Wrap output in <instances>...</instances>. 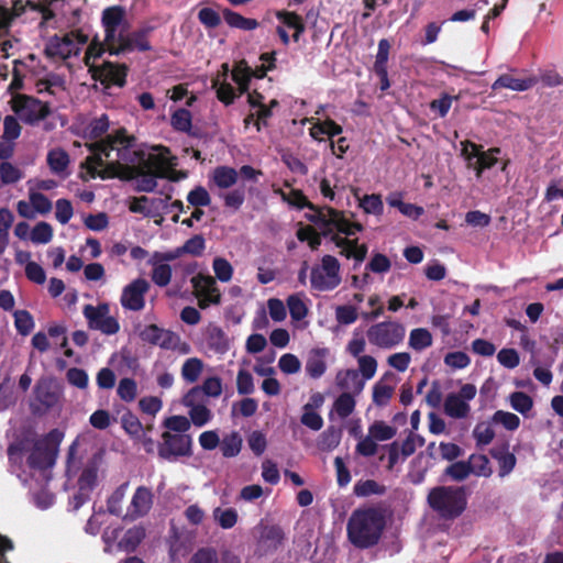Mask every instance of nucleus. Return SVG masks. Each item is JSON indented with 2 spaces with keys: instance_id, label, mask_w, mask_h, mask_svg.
Wrapping results in <instances>:
<instances>
[{
  "instance_id": "ea45409f",
  "label": "nucleus",
  "mask_w": 563,
  "mask_h": 563,
  "mask_svg": "<svg viewBox=\"0 0 563 563\" xmlns=\"http://www.w3.org/2000/svg\"><path fill=\"white\" fill-rule=\"evenodd\" d=\"M243 439L238 431H231L220 440V451L224 457H234L242 450Z\"/></svg>"
},
{
  "instance_id": "e433bc0d",
  "label": "nucleus",
  "mask_w": 563,
  "mask_h": 563,
  "mask_svg": "<svg viewBox=\"0 0 563 563\" xmlns=\"http://www.w3.org/2000/svg\"><path fill=\"white\" fill-rule=\"evenodd\" d=\"M47 164L53 174L60 177L68 175L69 156L64 150H51L47 154Z\"/></svg>"
},
{
  "instance_id": "39448f33",
  "label": "nucleus",
  "mask_w": 563,
  "mask_h": 563,
  "mask_svg": "<svg viewBox=\"0 0 563 563\" xmlns=\"http://www.w3.org/2000/svg\"><path fill=\"white\" fill-rule=\"evenodd\" d=\"M384 525V517L379 511L375 509L356 510L349 520V539L358 548L374 545L380 538Z\"/></svg>"
},
{
  "instance_id": "aec40b11",
  "label": "nucleus",
  "mask_w": 563,
  "mask_h": 563,
  "mask_svg": "<svg viewBox=\"0 0 563 563\" xmlns=\"http://www.w3.org/2000/svg\"><path fill=\"white\" fill-rule=\"evenodd\" d=\"M150 283L144 278H135L126 284L121 291L120 303L125 310L140 311L145 307V295Z\"/></svg>"
},
{
  "instance_id": "37998d69",
  "label": "nucleus",
  "mask_w": 563,
  "mask_h": 563,
  "mask_svg": "<svg viewBox=\"0 0 563 563\" xmlns=\"http://www.w3.org/2000/svg\"><path fill=\"white\" fill-rule=\"evenodd\" d=\"M433 338L426 328L412 329L409 333L408 345L415 351H422L431 346Z\"/></svg>"
},
{
  "instance_id": "4468645a",
  "label": "nucleus",
  "mask_w": 563,
  "mask_h": 563,
  "mask_svg": "<svg viewBox=\"0 0 563 563\" xmlns=\"http://www.w3.org/2000/svg\"><path fill=\"white\" fill-rule=\"evenodd\" d=\"M191 437L188 434L173 433L165 431L162 434V441L158 444L157 452L159 457L166 461H176L183 456L191 454Z\"/></svg>"
},
{
  "instance_id": "9d476101",
  "label": "nucleus",
  "mask_w": 563,
  "mask_h": 563,
  "mask_svg": "<svg viewBox=\"0 0 563 563\" xmlns=\"http://www.w3.org/2000/svg\"><path fill=\"white\" fill-rule=\"evenodd\" d=\"M430 506L444 518L459 516L465 508V498L461 490L440 487L429 494Z\"/></svg>"
},
{
  "instance_id": "3c124183",
  "label": "nucleus",
  "mask_w": 563,
  "mask_h": 563,
  "mask_svg": "<svg viewBox=\"0 0 563 563\" xmlns=\"http://www.w3.org/2000/svg\"><path fill=\"white\" fill-rule=\"evenodd\" d=\"M153 266L152 280L159 287L167 286L172 279V267L167 263L151 260Z\"/></svg>"
},
{
  "instance_id": "bb28decb",
  "label": "nucleus",
  "mask_w": 563,
  "mask_h": 563,
  "mask_svg": "<svg viewBox=\"0 0 563 563\" xmlns=\"http://www.w3.org/2000/svg\"><path fill=\"white\" fill-rule=\"evenodd\" d=\"M14 14V4L11 9L0 5V58H7L11 54L14 42L7 38Z\"/></svg>"
},
{
  "instance_id": "4c0bfd02",
  "label": "nucleus",
  "mask_w": 563,
  "mask_h": 563,
  "mask_svg": "<svg viewBox=\"0 0 563 563\" xmlns=\"http://www.w3.org/2000/svg\"><path fill=\"white\" fill-rule=\"evenodd\" d=\"M205 369V363L199 357H188L184 361L180 375L185 383L195 384L200 378Z\"/></svg>"
},
{
  "instance_id": "cd10ccee",
  "label": "nucleus",
  "mask_w": 563,
  "mask_h": 563,
  "mask_svg": "<svg viewBox=\"0 0 563 563\" xmlns=\"http://www.w3.org/2000/svg\"><path fill=\"white\" fill-rule=\"evenodd\" d=\"M500 154L501 151L498 147H492L487 151H482L479 158L476 159V165L473 169L477 179L482 178L483 173L486 169H489L495 165H500V170L506 172L509 161L500 157Z\"/></svg>"
},
{
  "instance_id": "f257e3e1",
  "label": "nucleus",
  "mask_w": 563,
  "mask_h": 563,
  "mask_svg": "<svg viewBox=\"0 0 563 563\" xmlns=\"http://www.w3.org/2000/svg\"><path fill=\"white\" fill-rule=\"evenodd\" d=\"M90 155L84 167L91 178H112L133 176L136 173L140 157L134 148V139L125 131L118 130L100 143L87 144Z\"/></svg>"
},
{
  "instance_id": "e2e57ef3",
  "label": "nucleus",
  "mask_w": 563,
  "mask_h": 563,
  "mask_svg": "<svg viewBox=\"0 0 563 563\" xmlns=\"http://www.w3.org/2000/svg\"><path fill=\"white\" fill-rule=\"evenodd\" d=\"M208 342L210 349H212L218 354H224L230 349L229 339L220 329L211 330Z\"/></svg>"
},
{
  "instance_id": "58836bf2",
  "label": "nucleus",
  "mask_w": 563,
  "mask_h": 563,
  "mask_svg": "<svg viewBox=\"0 0 563 563\" xmlns=\"http://www.w3.org/2000/svg\"><path fill=\"white\" fill-rule=\"evenodd\" d=\"M247 101L251 107L256 108L255 115L257 117V121L265 122L267 118L271 117V108H274L278 104L276 99H272L269 101V107L264 103V96L256 90L249 92Z\"/></svg>"
},
{
  "instance_id": "f704fd0d",
  "label": "nucleus",
  "mask_w": 563,
  "mask_h": 563,
  "mask_svg": "<svg viewBox=\"0 0 563 563\" xmlns=\"http://www.w3.org/2000/svg\"><path fill=\"white\" fill-rule=\"evenodd\" d=\"M211 183L220 189H228L239 180L238 170L229 166L216 167L210 174Z\"/></svg>"
},
{
  "instance_id": "2eb2a0df",
  "label": "nucleus",
  "mask_w": 563,
  "mask_h": 563,
  "mask_svg": "<svg viewBox=\"0 0 563 563\" xmlns=\"http://www.w3.org/2000/svg\"><path fill=\"white\" fill-rule=\"evenodd\" d=\"M262 65L255 69L251 68L245 60H240L232 69V79L239 87L240 93L249 90L252 78H263L266 73L274 67V54H263Z\"/></svg>"
},
{
  "instance_id": "1a4fd4ad",
  "label": "nucleus",
  "mask_w": 563,
  "mask_h": 563,
  "mask_svg": "<svg viewBox=\"0 0 563 563\" xmlns=\"http://www.w3.org/2000/svg\"><path fill=\"white\" fill-rule=\"evenodd\" d=\"M341 265L332 255H324L319 264L311 268V287L319 291H329L336 288L341 283Z\"/></svg>"
},
{
  "instance_id": "09e8293b",
  "label": "nucleus",
  "mask_w": 563,
  "mask_h": 563,
  "mask_svg": "<svg viewBox=\"0 0 563 563\" xmlns=\"http://www.w3.org/2000/svg\"><path fill=\"white\" fill-rule=\"evenodd\" d=\"M54 231L49 223L37 222L31 230L30 241L34 244H47L53 240Z\"/></svg>"
},
{
  "instance_id": "680f3d73",
  "label": "nucleus",
  "mask_w": 563,
  "mask_h": 563,
  "mask_svg": "<svg viewBox=\"0 0 563 563\" xmlns=\"http://www.w3.org/2000/svg\"><path fill=\"white\" fill-rule=\"evenodd\" d=\"M170 124L177 131L189 132L191 130V113L184 108L175 110L170 118Z\"/></svg>"
},
{
  "instance_id": "473e14b6",
  "label": "nucleus",
  "mask_w": 563,
  "mask_h": 563,
  "mask_svg": "<svg viewBox=\"0 0 563 563\" xmlns=\"http://www.w3.org/2000/svg\"><path fill=\"white\" fill-rule=\"evenodd\" d=\"M60 393L55 384L48 380H41L35 387L36 400L46 409L56 406L59 401Z\"/></svg>"
},
{
  "instance_id": "f03ea898",
  "label": "nucleus",
  "mask_w": 563,
  "mask_h": 563,
  "mask_svg": "<svg viewBox=\"0 0 563 563\" xmlns=\"http://www.w3.org/2000/svg\"><path fill=\"white\" fill-rule=\"evenodd\" d=\"M311 220L322 230L323 235H331V241L340 250L341 255L357 263L364 261L367 245L360 244L357 239H351L363 230L360 223L351 222L342 212L332 208L317 211Z\"/></svg>"
},
{
  "instance_id": "c756f323",
  "label": "nucleus",
  "mask_w": 563,
  "mask_h": 563,
  "mask_svg": "<svg viewBox=\"0 0 563 563\" xmlns=\"http://www.w3.org/2000/svg\"><path fill=\"white\" fill-rule=\"evenodd\" d=\"M291 321L299 323L309 314L311 300L303 292H296L286 299Z\"/></svg>"
},
{
  "instance_id": "393cba45",
  "label": "nucleus",
  "mask_w": 563,
  "mask_h": 563,
  "mask_svg": "<svg viewBox=\"0 0 563 563\" xmlns=\"http://www.w3.org/2000/svg\"><path fill=\"white\" fill-rule=\"evenodd\" d=\"M187 563H241V559L230 550L202 547L191 554Z\"/></svg>"
},
{
  "instance_id": "c9c22d12",
  "label": "nucleus",
  "mask_w": 563,
  "mask_h": 563,
  "mask_svg": "<svg viewBox=\"0 0 563 563\" xmlns=\"http://www.w3.org/2000/svg\"><path fill=\"white\" fill-rule=\"evenodd\" d=\"M534 85V80L532 78H518L511 75H503L497 78V80L493 84V90H498L500 88L510 89L512 91H526L530 89Z\"/></svg>"
},
{
  "instance_id": "49530a36",
  "label": "nucleus",
  "mask_w": 563,
  "mask_h": 563,
  "mask_svg": "<svg viewBox=\"0 0 563 563\" xmlns=\"http://www.w3.org/2000/svg\"><path fill=\"white\" fill-rule=\"evenodd\" d=\"M191 389H198L199 398H201L202 394L207 397L218 398L223 391V384L220 377L210 376L200 386H195Z\"/></svg>"
},
{
  "instance_id": "f3484780",
  "label": "nucleus",
  "mask_w": 563,
  "mask_h": 563,
  "mask_svg": "<svg viewBox=\"0 0 563 563\" xmlns=\"http://www.w3.org/2000/svg\"><path fill=\"white\" fill-rule=\"evenodd\" d=\"M476 393V387L473 384H464L457 393L446 396L444 412L455 419L467 417L471 410L470 401L475 398Z\"/></svg>"
},
{
  "instance_id": "79ce46f5",
  "label": "nucleus",
  "mask_w": 563,
  "mask_h": 563,
  "mask_svg": "<svg viewBox=\"0 0 563 563\" xmlns=\"http://www.w3.org/2000/svg\"><path fill=\"white\" fill-rule=\"evenodd\" d=\"M510 407L522 415L523 417H530L533 408V399L531 396L523 391H515L508 396Z\"/></svg>"
},
{
  "instance_id": "423d86ee",
  "label": "nucleus",
  "mask_w": 563,
  "mask_h": 563,
  "mask_svg": "<svg viewBox=\"0 0 563 563\" xmlns=\"http://www.w3.org/2000/svg\"><path fill=\"white\" fill-rule=\"evenodd\" d=\"M63 437L60 431L53 430L47 435L35 441L29 456V465L32 471V477L36 482H47L49 479L51 468L55 463Z\"/></svg>"
},
{
  "instance_id": "0eeeda50",
  "label": "nucleus",
  "mask_w": 563,
  "mask_h": 563,
  "mask_svg": "<svg viewBox=\"0 0 563 563\" xmlns=\"http://www.w3.org/2000/svg\"><path fill=\"white\" fill-rule=\"evenodd\" d=\"M104 46H107L104 42L92 41L87 47L85 64L92 78L106 88L112 85L122 87L126 76V69L123 65H115L110 62L102 65L97 64V59L104 53Z\"/></svg>"
},
{
  "instance_id": "0e129e2a",
  "label": "nucleus",
  "mask_w": 563,
  "mask_h": 563,
  "mask_svg": "<svg viewBox=\"0 0 563 563\" xmlns=\"http://www.w3.org/2000/svg\"><path fill=\"white\" fill-rule=\"evenodd\" d=\"M493 422L503 426L508 431H515L520 426V419L517 415L504 410H497L494 413Z\"/></svg>"
},
{
  "instance_id": "052dcab7",
  "label": "nucleus",
  "mask_w": 563,
  "mask_h": 563,
  "mask_svg": "<svg viewBox=\"0 0 563 563\" xmlns=\"http://www.w3.org/2000/svg\"><path fill=\"white\" fill-rule=\"evenodd\" d=\"M216 278L221 283H229L233 276V266L223 257H216L212 262Z\"/></svg>"
},
{
  "instance_id": "412c9836",
  "label": "nucleus",
  "mask_w": 563,
  "mask_h": 563,
  "mask_svg": "<svg viewBox=\"0 0 563 563\" xmlns=\"http://www.w3.org/2000/svg\"><path fill=\"white\" fill-rule=\"evenodd\" d=\"M183 405L188 409L189 421L197 428L208 424L212 418V411L199 398L198 389H189L183 397Z\"/></svg>"
},
{
  "instance_id": "2f4dec72",
  "label": "nucleus",
  "mask_w": 563,
  "mask_h": 563,
  "mask_svg": "<svg viewBox=\"0 0 563 563\" xmlns=\"http://www.w3.org/2000/svg\"><path fill=\"white\" fill-rule=\"evenodd\" d=\"M365 383L366 382L363 380L356 369L341 371L336 375L338 386L345 390V393L353 395L361 394L365 387Z\"/></svg>"
},
{
  "instance_id": "c85d7f7f",
  "label": "nucleus",
  "mask_w": 563,
  "mask_h": 563,
  "mask_svg": "<svg viewBox=\"0 0 563 563\" xmlns=\"http://www.w3.org/2000/svg\"><path fill=\"white\" fill-rule=\"evenodd\" d=\"M153 504L152 492L146 487H139L131 500L128 508L126 517L130 519H136L148 512Z\"/></svg>"
},
{
  "instance_id": "20e7f679",
  "label": "nucleus",
  "mask_w": 563,
  "mask_h": 563,
  "mask_svg": "<svg viewBox=\"0 0 563 563\" xmlns=\"http://www.w3.org/2000/svg\"><path fill=\"white\" fill-rule=\"evenodd\" d=\"M76 10L65 0L45 2L14 1L16 18L25 16L29 21H38L41 27L57 29L73 22Z\"/></svg>"
},
{
  "instance_id": "a878e982",
  "label": "nucleus",
  "mask_w": 563,
  "mask_h": 563,
  "mask_svg": "<svg viewBox=\"0 0 563 563\" xmlns=\"http://www.w3.org/2000/svg\"><path fill=\"white\" fill-rule=\"evenodd\" d=\"M324 398L320 393L310 396L309 401L302 408L301 423L313 431L323 427V419L318 410L323 405Z\"/></svg>"
},
{
  "instance_id": "9b49d317",
  "label": "nucleus",
  "mask_w": 563,
  "mask_h": 563,
  "mask_svg": "<svg viewBox=\"0 0 563 563\" xmlns=\"http://www.w3.org/2000/svg\"><path fill=\"white\" fill-rule=\"evenodd\" d=\"M406 334L405 327L397 321H383L371 325L367 339L371 344L389 350L400 344Z\"/></svg>"
},
{
  "instance_id": "8fccbe9b",
  "label": "nucleus",
  "mask_w": 563,
  "mask_h": 563,
  "mask_svg": "<svg viewBox=\"0 0 563 563\" xmlns=\"http://www.w3.org/2000/svg\"><path fill=\"white\" fill-rule=\"evenodd\" d=\"M24 177V173L10 162L0 164V184L3 186L19 183Z\"/></svg>"
},
{
  "instance_id": "b1692460",
  "label": "nucleus",
  "mask_w": 563,
  "mask_h": 563,
  "mask_svg": "<svg viewBox=\"0 0 563 563\" xmlns=\"http://www.w3.org/2000/svg\"><path fill=\"white\" fill-rule=\"evenodd\" d=\"M100 466V459H93L86 467L82 470L79 479V493L74 496V508H79L86 499L89 497V493L96 486L98 481V472Z\"/></svg>"
},
{
  "instance_id": "bf43d9fd",
  "label": "nucleus",
  "mask_w": 563,
  "mask_h": 563,
  "mask_svg": "<svg viewBox=\"0 0 563 563\" xmlns=\"http://www.w3.org/2000/svg\"><path fill=\"white\" fill-rule=\"evenodd\" d=\"M394 395V388L379 380L373 386V402L378 407L386 406Z\"/></svg>"
},
{
  "instance_id": "f8f14e48",
  "label": "nucleus",
  "mask_w": 563,
  "mask_h": 563,
  "mask_svg": "<svg viewBox=\"0 0 563 563\" xmlns=\"http://www.w3.org/2000/svg\"><path fill=\"white\" fill-rule=\"evenodd\" d=\"M10 104L12 111L26 124H35L48 114L45 102L26 95H13Z\"/></svg>"
},
{
  "instance_id": "5fc2aeb1",
  "label": "nucleus",
  "mask_w": 563,
  "mask_h": 563,
  "mask_svg": "<svg viewBox=\"0 0 563 563\" xmlns=\"http://www.w3.org/2000/svg\"><path fill=\"white\" fill-rule=\"evenodd\" d=\"M367 433L376 442H382L393 439L396 434V429L384 421H375L368 427Z\"/></svg>"
},
{
  "instance_id": "a211bd4d",
  "label": "nucleus",
  "mask_w": 563,
  "mask_h": 563,
  "mask_svg": "<svg viewBox=\"0 0 563 563\" xmlns=\"http://www.w3.org/2000/svg\"><path fill=\"white\" fill-rule=\"evenodd\" d=\"M119 530H107L103 533V541L106 543L104 550L107 552H114L115 550L131 552L144 538V530L140 527H134L125 531L119 539Z\"/></svg>"
},
{
  "instance_id": "13d9d810",
  "label": "nucleus",
  "mask_w": 563,
  "mask_h": 563,
  "mask_svg": "<svg viewBox=\"0 0 563 563\" xmlns=\"http://www.w3.org/2000/svg\"><path fill=\"white\" fill-rule=\"evenodd\" d=\"M357 360V372L364 382L372 379L377 372V361L372 355H363Z\"/></svg>"
},
{
  "instance_id": "7c9ffc66",
  "label": "nucleus",
  "mask_w": 563,
  "mask_h": 563,
  "mask_svg": "<svg viewBox=\"0 0 563 563\" xmlns=\"http://www.w3.org/2000/svg\"><path fill=\"white\" fill-rule=\"evenodd\" d=\"M229 71V65L222 64L221 70L212 79V87L217 91L218 99L225 104L232 103L236 97L233 87L227 81Z\"/></svg>"
},
{
  "instance_id": "6e6552de",
  "label": "nucleus",
  "mask_w": 563,
  "mask_h": 563,
  "mask_svg": "<svg viewBox=\"0 0 563 563\" xmlns=\"http://www.w3.org/2000/svg\"><path fill=\"white\" fill-rule=\"evenodd\" d=\"M150 159L156 165L150 175H144L139 183V187L143 191H151L156 187V176L166 177L172 180H180L187 177L184 172L173 170L176 165L175 157L169 150L163 146L155 147L150 154Z\"/></svg>"
},
{
  "instance_id": "6e6d98bb",
  "label": "nucleus",
  "mask_w": 563,
  "mask_h": 563,
  "mask_svg": "<svg viewBox=\"0 0 563 563\" xmlns=\"http://www.w3.org/2000/svg\"><path fill=\"white\" fill-rule=\"evenodd\" d=\"M109 129V119L106 114L92 119L85 129V137L89 140L98 139Z\"/></svg>"
},
{
  "instance_id": "de8ad7c7",
  "label": "nucleus",
  "mask_w": 563,
  "mask_h": 563,
  "mask_svg": "<svg viewBox=\"0 0 563 563\" xmlns=\"http://www.w3.org/2000/svg\"><path fill=\"white\" fill-rule=\"evenodd\" d=\"M224 21L232 27L251 31L258 26V22L254 19L244 18L231 10L223 11Z\"/></svg>"
},
{
  "instance_id": "dca6fc26",
  "label": "nucleus",
  "mask_w": 563,
  "mask_h": 563,
  "mask_svg": "<svg viewBox=\"0 0 563 563\" xmlns=\"http://www.w3.org/2000/svg\"><path fill=\"white\" fill-rule=\"evenodd\" d=\"M82 313L90 329L98 330L108 335L117 333L120 329L118 320L110 316L108 303L103 302L98 306L87 305L84 307Z\"/></svg>"
},
{
  "instance_id": "864d4df0",
  "label": "nucleus",
  "mask_w": 563,
  "mask_h": 563,
  "mask_svg": "<svg viewBox=\"0 0 563 563\" xmlns=\"http://www.w3.org/2000/svg\"><path fill=\"white\" fill-rule=\"evenodd\" d=\"M355 395L350 393L341 394L333 404L334 412L342 419L349 417L355 409Z\"/></svg>"
},
{
  "instance_id": "69168bd1",
  "label": "nucleus",
  "mask_w": 563,
  "mask_h": 563,
  "mask_svg": "<svg viewBox=\"0 0 563 563\" xmlns=\"http://www.w3.org/2000/svg\"><path fill=\"white\" fill-rule=\"evenodd\" d=\"M29 189V198L32 202L33 209L37 214H47L52 210V202L51 200L45 197L43 194L36 191L35 189Z\"/></svg>"
},
{
  "instance_id": "c03bdc74",
  "label": "nucleus",
  "mask_w": 563,
  "mask_h": 563,
  "mask_svg": "<svg viewBox=\"0 0 563 563\" xmlns=\"http://www.w3.org/2000/svg\"><path fill=\"white\" fill-rule=\"evenodd\" d=\"M161 199H150L148 197L142 196L134 198L129 206L130 211L134 213H141L145 217L152 216L158 208Z\"/></svg>"
},
{
  "instance_id": "a19ab883",
  "label": "nucleus",
  "mask_w": 563,
  "mask_h": 563,
  "mask_svg": "<svg viewBox=\"0 0 563 563\" xmlns=\"http://www.w3.org/2000/svg\"><path fill=\"white\" fill-rule=\"evenodd\" d=\"M35 88L38 93L47 92L57 96L65 90V81L58 75H48L45 78L37 79Z\"/></svg>"
},
{
  "instance_id": "774afa93",
  "label": "nucleus",
  "mask_w": 563,
  "mask_h": 563,
  "mask_svg": "<svg viewBox=\"0 0 563 563\" xmlns=\"http://www.w3.org/2000/svg\"><path fill=\"white\" fill-rule=\"evenodd\" d=\"M187 201L194 208L207 207L211 203V197L205 187L197 186L188 192Z\"/></svg>"
},
{
  "instance_id": "72a5a7b5",
  "label": "nucleus",
  "mask_w": 563,
  "mask_h": 563,
  "mask_svg": "<svg viewBox=\"0 0 563 563\" xmlns=\"http://www.w3.org/2000/svg\"><path fill=\"white\" fill-rule=\"evenodd\" d=\"M328 354L329 351L325 347H317L310 351L306 362V372L310 377L319 378L325 373Z\"/></svg>"
},
{
  "instance_id": "5701e85b",
  "label": "nucleus",
  "mask_w": 563,
  "mask_h": 563,
  "mask_svg": "<svg viewBox=\"0 0 563 563\" xmlns=\"http://www.w3.org/2000/svg\"><path fill=\"white\" fill-rule=\"evenodd\" d=\"M306 122L310 124L309 135L317 142H330L343 131L342 126L330 118L311 117L302 120V123Z\"/></svg>"
},
{
  "instance_id": "7ed1b4c3",
  "label": "nucleus",
  "mask_w": 563,
  "mask_h": 563,
  "mask_svg": "<svg viewBox=\"0 0 563 563\" xmlns=\"http://www.w3.org/2000/svg\"><path fill=\"white\" fill-rule=\"evenodd\" d=\"M104 30V43L110 54L119 55L132 51H147L146 40L150 29L130 32L126 11L120 5L106 8L101 18Z\"/></svg>"
},
{
  "instance_id": "6ab92c4d",
  "label": "nucleus",
  "mask_w": 563,
  "mask_h": 563,
  "mask_svg": "<svg viewBox=\"0 0 563 563\" xmlns=\"http://www.w3.org/2000/svg\"><path fill=\"white\" fill-rule=\"evenodd\" d=\"M194 294L198 299L201 309H206L211 305H218L221 299L220 289L216 279L210 275L197 274L191 277Z\"/></svg>"
},
{
  "instance_id": "a18cd8bd",
  "label": "nucleus",
  "mask_w": 563,
  "mask_h": 563,
  "mask_svg": "<svg viewBox=\"0 0 563 563\" xmlns=\"http://www.w3.org/2000/svg\"><path fill=\"white\" fill-rule=\"evenodd\" d=\"M212 518L222 529H231L238 522V511L234 508L217 507L212 511Z\"/></svg>"
},
{
  "instance_id": "4d7b16f0",
  "label": "nucleus",
  "mask_w": 563,
  "mask_h": 563,
  "mask_svg": "<svg viewBox=\"0 0 563 563\" xmlns=\"http://www.w3.org/2000/svg\"><path fill=\"white\" fill-rule=\"evenodd\" d=\"M460 145L461 156L465 161L467 168L474 169L483 147L470 141H462Z\"/></svg>"
},
{
  "instance_id": "ddd939ff",
  "label": "nucleus",
  "mask_w": 563,
  "mask_h": 563,
  "mask_svg": "<svg viewBox=\"0 0 563 563\" xmlns=\"http://www.w3.org/2000/svg\"><path fill=\"white\" fill-rule=\"evenodd\" d=\"M87 43V37L79 33H68L63 36H53L46 43L45 53L55 59H66L77 55Z\"/></svg>"
},
{
  "instance_id": "603ef678",
  "label": "nucleus",
  "mask_w": 563,
  "mask_h": 563,
  "mask_svg": "<svg viewBox=\"0 0 563 563\" xmlns=\"http://www.w3.org/2000/svg\"><path fill=\"white\" fill-rule=\"evenodd\" d=\"M467 462L470 465L471 474L488 477L493 473L489 460L483 454H473L470 456Z\"/></svg>"
},
{
  "instance_id": "4be33fe9",
  "label": "nucleus",
  "mask_w": 563,
  "mask_h": 563,
  "mask_svg": "<svg viewBox=\"0 0 563 563\" xmlns=\"http://www.w3.org/2000/svg\"><path fill=\"white\" fill-rule=\"evenodd\" d=\"M276 18L278 20L276 31L282 42L284 44H288L290 37H292L295 42H298L301 33L303 32L301 18L296 13L288 11H277Z\"/></svg>"
},
{
  "instance_id": "338daca9",
  "label": "nucleus",
  "mask_w": 563,
  "mask_h": 563,
  "mask_svg": "<svg viewBox=\"0 0 563 563\" xmlns=\"http://www.w3.org/2000/svg\"><path fill=\"white\" fill-rule=\"evenodd\" d=\"M278 368L286 375H294L300 372L301 362L292 353H285L278 360Z\"/></svg>"
}]
</instances>
